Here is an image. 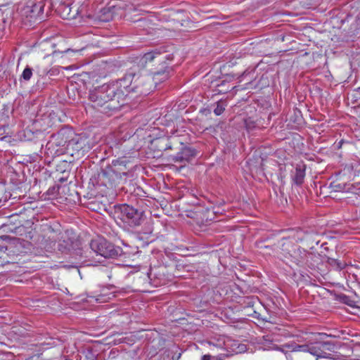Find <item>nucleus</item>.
Wrapping results in <instances>:
<instances>
[{
    "label": "nucleus",
    "instance_id": "f257e3e1",
    "mask_svg": "<svg viewBox=\"0 0 360 360\" xmlns=\"http://www.w3.org/2000/svg\"><path fill=\"white\" fill-rule=\"evenodd\" d=\"M171 71L172 68L165 65L150 76L142 75L139 71L136 72L134 68H131L120 81L122 87L125 90L126 96L130 92L146 96L154 91L158 83L167 80L170 76Z\"/></svg>",
    "mask_w": 360,
    "mask_h": 360
},
{
    "label": "nucleus",
    "instance_id": "f03ea898",
    "mask_svg": "<svg viewBox=\"0 0 360 360\" xmlns=\"http://www.w3.org/2000/svg\"><path fill=\"white\" fill-rule=\"evenodd\" d=\"M89 98L94 108L102 113L110 115L124 105L125 90L118 79L94 89L90 91Z\"/></svg>",
    "mask_w": 360,
    "mask_h": 360
},
{
    "label": "nucleus",
    "instance_id": "7ed1b4c3",
    "mask_svg": "<svg viewBox=\"0 0 360 360\" xmlns=\"http://www.w3.org/2000/svg\"><path fill=\"white\" fill-rule=\"evenodd\" d=\"M118 161L112 165L105 167L97 174L96 184L98 186H104L111 189L121 180L122 176L127 175V172L119 168Z\"/></svg>",
    "mask_w": 360,
    "mask_h": 360
},
{
    "label": "nucleus",
    "instance_id": "20e7f679",
    "mask_svg": "<svg viewBox=\"0 0 360 360\" xmlns=\"http://www.w3.org/2000/svg\"><path fill=\"white\" fill-rule=\"evenodd\" d=\"M90 248L96 253L105 258H115L120 255L122 250L120 247L115 246L103 237L93 238L90 243Z\"/></svg>",
    "mask_w": 360,
    "mask_h": 360
},
{
    "label": "nucleus",
    "instance_id": "39448f33",
    "mask_svg": "<svg viewBox=\"0 0 360 360\" xmlns=\"http://www.w3.org/2000/svg\"><path fill=\"white\" fill-rule=\"evenodd\" d=\"M122 220L130 226L135 227L141 225L143 221V212L133 206L124 204L120 207Z\"/></svg>",
    "mask_w": 360,
    "mask_h": 360
},
{
    "label": "nucleus",
    "instance_id": "423d86ee",
    "mask_svg": "<svg viewBox=\"0 0 360 360\" xmlns=\"http://www.w3.org/2000/svg\"><path fill=\"white\" fill-rule=\"evenodd\" d=\"M181 148L176 155H170L169 160L174 162L184 163L189 162L197 156V150L190 146H184L181 143Z\"/></svg>",
    "mask_w": 360,
    "mask_h": 360
},
{
    "label": "nucleus",
    "instance_id": "0eeeda50",
    "mask_svg": "<svg viewBox=\"0 0 360 360\" xmlns=\"http://www.w3.org/2000/svg\"><path fill=\"white\" fill-rule=\"evenodd\" d=\"M27 241L20 238H13L11 241L6 246V251L8 255L13 257L25 253L27 249Z\"/></svg>",
    "mask_w": 360,
    "mask_h": 360
},
{
    "label": "nucleus",
    "instance_id": "6e6552de",
    "mask_svg": "<svg viewBox=\"0 0 360 360\" xmlns=\"http://www.w3.org/2000/svg\"><path fill=\"white\" fill-rule=\"evenodd\" d=\"M165 51L163 47L156 49L150 52L145 53L139 60L141 65H145L148 62H152L155 59H158L160 62H164L165 60H170L172 58L169 54H165Z\"/></svg>",
    "mask_w": 360,
    "mask_h": 360
},
{
    "label": "nucleus",
    "instance_id": "1a4fd4ad",
    "mask_svg": "<svg viewBox=\"0 0 360 360\" xmlns=\"http://www.w3.org/2000/svg\"><path fill=\"white\" fill-rule=\"evenodd\" d=\"M45 0H27L25 10L31 17H39L44 12Z\"/></svg>",
    "mask_w": 360,
    "mask_h": 360
},
{
    "label": "nucleus",
    "instance_id": "9d476101",
    "mask_svg": "<svg viewBox=\"0 0 360 360\" xmlns=\"http://www.w3.org/2000/svg\"><path fill=\"white\" fill-rule=\"evenodd\" d=\"M233 78V76L227 75L224 79L216 84L214 91L217 94H226L234 89L236 86H233L230 84Z\"/></svg>",
    "mask_w": 360,
    "mask_h": 360
},
{
    "label": "nucleus",
    "instance_id": "9b49d317",
    "mask_svg": "<svg viewBox=\"0 0 360 360\" xmlns=\"http://www.w3.org/2000/svg\"><path fill=\"white\" fill-rule=\"evenodd\" d=\"M310 254L304 248L300 247L295 249L293 252V257L298 265H302L308 261V256Z\"/></svg>",
    "mask_w": 360,
    "mask_h": 360
},
{
    "label": "nucleus",
    "instance_id": "f8f14e48",
    "mask_svg": "<svg viewBox=\"0 0 360 360\" xmlns=\"http://www.w3.org/2000/svg\"><path fill=\"white\" fill-rule=\"evenodd\" d=\"M1 229L4 232L13 233L16 235L23 236L25 233V226H15V225L5 222L2 224Z\"/></svg>",
    "mask_w": 360,
    "mask_h": 360
},
{
    "label": "nucleus",
    "instance_id": "ddd939ff",
    "mask_svg": "<svg viewBox=\"0 0 360 360\" xmlns=\"http://www.w3.org/2000/svg\"><path fill=\"white\" fill-rule=\"evenodd\" d=\"M307 353L316 356V359L318 358H329L330 355L329 353H323V351L320 349L318 342L315 344H309Z\"/></svg>",
    "mask_w": 360,
    "mask_h": 360
},
{
    "label": "nucleus",
    "instance_id": "4468645a",
    "mask_svg": "<svg viewBox=\"0 0 360 360\" xmlns=\"http://www.w3.org/2000/svg\"><path fill=\"white\" fill-rule=\"evenodd\" d=\"M305 169L304 165H297L296 166L295 174L292 176V180L295 184L300 186L303 184L305 176Z\"/></svg>",
    "mask_w": 360,
    "mask_h": 360
},
{
    "label": "nucleus",
    "instance_id": "2eb2a0df",
    "mask_svg": "<svg viewBox=\"0 0 360 360\" xmlns=\"http://www.w3.org/2000/svg\"><path fill=\"white\" fill-rule=\"evenodd\" d=\"M326 262L337 271H341L344 269L347 265L345 262L340 261L330 257H326Z\"/></svg>",
    "mask_w": 360,
    "mask_h": 360
},
{
    "label": "nucleus",
    "instance_id": "dca6fc26",
    "mask_svg": "<svg viewBox=\"0 0 360 360\" xmlns=\"http://www.w3.org/2000/svg\"><path fill=\"white\" fill-rule=\"evenodd\" d=\"M25 219L20 214L15 213L8 217V221L15 226H24L23 222Z\"/></svg>",
    "mask_w": 360,
    "mask_h": 360
},
{
    "label": "nucleus",
    "instance_id": "f3484780",
    "mask_svg": "<svg viewBox=\"0 0 360 360\" xmlns=\"http://www.w3.org/2000/svg\"><path fill=\"white\" fill-rule=\"evenodd\" d=\"M72 240L70 238H68L67 240H63L60 241L58 244V250L61 252H68L72 248Z\"/></svg>",
    "mask_w": 360,
    "mask_h": 360
},
{
    "label": "nucleus",
    "instance_id": "a211bd4d",
    "mask_svg": "<svg viewBox=\"0 0 360 360\" xmlns=\"http://www.w3.org/2000/svg\"><path fill=\"white\" fill-rule=\"evenodd\" d=\"M320 349L323 351V353H328L327 352H333L335 349V345L331 342L328 341H320L318 342Z\"/></svg>",
    "mask_w": 360,
    "mask_h": 360
},
{
    "label": "nucleus",
    "instance_id": "6ab92c4d",
    "mask_svg": "<svg viewBox=\"0 0 360 360\" xmlns=\"http://www.w3.org/2000/svg\"><path fill=\"white\" fill-rule=\"evenodd\" d=\"M214 105L216 107L213 112L217 116L221 115L224 112L226 107L227 106L226 102L222 100L216 102Z\"/></svg>",
    "mask_w": 360,
    "mask_h": 360
},
{
    "label": "nucleus",
    "instance_id": "aec40b11",
    "mask_svg": "<svg viewBox=\"0 0 360 360\" xmlns=\"http://www.w3.org/2000/svg\"><path fill=\"white\" fill-rule=\"evenodd\" d=\"M158 146L160 147V150H172L173 146L171 144L170 142H169L168 139L166 140H160L158 141Z\"/></svg>",
    "mask_w": 360,
    "mask_h": 360
},
{
    "label": "nucleus",
    "instance_id": "412c9836",
    "mask_svg": "<svg viewBox=\"0 0 360 360\" xmlns=\"http://www.w3.org/2000/svg\"><path fill=\"white\" fill-rule=\"evenodd\" d=\"M32 76V69L28 65L24 69L20 79H23L25 81H29Z\"/></svg>",
    "mask_w": 360,
    "mask_h": 360
},
{
    "label": "nucleus",
    "instance_id": "4be33fe9",
    "mask_svg": "<svg viewBox=\"0 0 360 360\" xmlns=\"http://www.w3.org/2000/svg\"><path fill=\"white\" fill-rule=\"evenodd\" d=\"M80 143H80L79 139H72L71 140H70L68 141V147L71 146L72 148H74V146H76L75 149L78 150L82 148V146L80 145Z\"/></svg>",
    "mask_w": 360,
    "mask_h": 360
},
{
    "label": "nucleus",
    "instance_id": "5701e85b",
    "mask_svg": "<svg viewBox=\"0 0 360 360\" xmlns=\"http://www.w3.org/2000/svg\"><path fill=\"white\" fill-rule=\"evenodd\" d=\"M309 344L304 345H298L296 343L295 347L293 348L294 352H302L304 353H307Z\"/></svg>",
    "mask_w": 360,
    "mask_h": 360
},
{
    "label": "nucleus",
    "instance_id": "b1692460",
    "mask_svg": "<svg viewBox=\"0 0 360 360\" xmlns=\"http://www.w3.org/2000/svg\"><path fill=\"white\" fill-rule=\"evenodd\" d=\"M257 302V299L254 297H245L244 300V304L247 307H253L255 304Z\"/></svg>",
    "mask_w": 360,
    "mask_h": 360
},
{
    "label": "nucleus",
    "instance_id": "393cba45",
    "mask_svg": "<svg viewBox=\"0 0 360 360\" xmlns=\"http://www.w3.org/2000/svg\"><path fill=\"white\" fill-rule=\"evenodd\" d=\"M71 8L68 5L64 6V10L63 12L67 13V18H75V15H70Z\"/></svg>",
    "mask_w": 360,
    "mask_h": 360
},
{
    "label": "nucleus",
    "instance_id": "a878e982",
    "mask_svg": "<svg viewBox=\"0 0 360 360\" xmlns=\"http://www.w3.org/2000/svg\"><path fill=\"white\" fill-rule=\"evenodd\" d=\"M85 356L88 360H94L96 359L95 355L91 351H87L86 352Z\"/></svg>",
    "mask_w": 360,
    "mask_h": 360
},
{
    "label": "nucleus",
    "instance_id": "bb28decb",
    "mask_svg": "<svg viewBox=\"0 0 360 360\" xmlns=\"http://www.w3.org/2000/svg\"><path fill=\"white\" fill-rule=\"evenodd\" d=\"M295 346H296L295 342L286 343L283 345V347L288 348L290 349L292 352H294L293 348L295 347Z\"/></svg>",
    "mask_w": 360,
    "mask_h": 360
},
{
    "label": "nucleus",
    "instance_id": "cd10ccee",
    "mask_svg": "<svg viewBox=\"0 0 360 360\" xmlns=\"http://www.w3.org/2000/svg\"><path fill=\"white\" fill-rule=\"evenodd\" d=\"M295 360H312L309 358V356L307 354H304L303 356H297Z\"/></svg>",
    "mask_w": 360,
    "mask_h": 360
},
{
    "label": "nucleus",
    "instance_id": "c85d7f7f",
    "mask_svg": "<svg viewBox=\"0 0 360 360\" xmlns=\"http://www.w3.org/2000/svg\"><path fill=\"white\" fill-rule=\"evenodd\" d=\"M202 360H212V356H210L209 354H205V355L202 356Z\"/></svg>",
    "mask_w": 360,
    "mask_h": 360
},
{
    "label": "nucleus",
    "instance_id": "c756f323",
    "mask_svg": "<svg viewBox=\"0 0 360 360\" xmlns=\"http://www.w3.org/2000/svg\"><path fill=\"white\" fill-rule=\"evenodd\" d=\"M135 22L139 23V26H141V24H144L145 23V20L141 19V18L136 20Z\"/></svg>",
    "mask_w": 360,
    "mask_h": 360
},
{
    "label": "nucleus",
    "instance_id": "7c9ffc66",
    "mask_svg": "<svg viewBox=\"0 0 360 360\" xmlns=\"http://www.w3.org/2000/svg\"><path fill=\"white\" fill-rule=\"evenodd\" d=\"M111 18H112V15H111L110 13H109L108 15L106 18L102 19V20H103V21H109Z\"/></svg>",
    "mask_w": 360,
    "mask_h": 360
},
{
    "label": "nucleus",
    "instance_id": "2f4dec72",
    "mask_svg": "<svg viewBox=\"0 0 360 360\" xmlns=\"http://www.w3.org/2000/svg\"><path fill=\"white\" fill-rule=\"evenodd\" d=\"M318 335L320 340H322L324 337H328V335L326 333H319Z\"/></svg>",
    "mask_w": 360,
    "mask_h": 360
},
{
    "label": "nucleus",
    "instance_id": "473e14b6",
    "mask_svg": "<svg viewBox=\"0 0 360 360\" xmlns=\"http://www.w3.org/2000/svg\"><path fill=\"white\" fill-rule=\"evenodd\" d=\"M276 349H277L278 351H280V352H281L284 353L285 354H287V352H285V351H284V349H283V348L280 347H276Z\"/></svg>",
    "mask_w": 360,
    "mask_h": 360
},
{
    "label": "nucleus",
    "instance_id": "72a5a7b5",
    "mask_svg": "<svg viewBox=\"0 0 360 360\" xmlns=\"http://www.w3.org/2000/svg\"><path fill=\"white\" fill-rule=\"evenodd\" d=\"M250 74V72H248L247 70L243 72V73L240 75L241 77H245L248 75Z\"/></svg>",
    "mask_w": 360,
    "mask_h": 360
},
{
    "label": "nucleus",
    "instance_id": "f704fd0d",
    "mask_svg": "<svg viewBox=\"0 0 360 360\" xmlns=\"http://www.w3.org/2000/svg\"><path fill=\"white\" fill-rule=\"evenodd\" d=\"M27 233H28L29 236H26V237L32 239V236H31L32 232L29 231Z\"/></svg>",
    "mask_w": 360,
    "mask_h": 360
},
{
    "label": "nucleus",
    "instance_id": "c9c22d12",
    "mask_svg": "<svg viewBox=\"0 0 360 360\" xmlns=\"http://www.w3.org/2000/svg\"><path fill=\"white\" fill-rule=\"evenodd\" d=\"M54 190H55V188H54V187H53L51 190V188H50V189H49L48 193H53V191Z\"/></svg>",
    "mask_w": 360,
    "mask_h": 360
},
{
    "label": "nucleus",
    "instance_id": "e433bc0d",
    "mask_svg": "<svg viewBox=\"0 0 360 360\" xmlns=\"http://www.w3.org/2000/svg\"><path fill=\"white\" fill-rule=\"evenodd\" d=\"M148 274V277L150 278V276H151V275H152V272H151V271H150Z\"/></svg>",
    "mask_w": 360,
    "mask_h": 360
},
{
    "label": "nucleus",
    "instance_id": "4c0bfd02",
    "mask_svg": "<svg viewBox=\"0 0 360 360\" xmlns=\"http://www.w3.org/2000/svg\"><path fill=\"white\" fill-rule=\"evenodd\" d=\"M108 277L109 278V279H110V278H111V277H112L111 274H109V275H108Z\"/></svg>",
    "mask_w": 360,
    "mask_h": 360
},
{
    "label": "nucleus",
    "instance_id": "58836bf2",
    "mask_svg": "<svg viewBox=\"0 0 360 360\" xmlns=\"http://www.w3.org/2000/svg\"><path fill=\"white\" fill-rule=\"evenodd\" d=\"M358 91L360 92V86L358 88Z\"/></svg>",
    "mask_w": 360,
    "mask_h": 360
}]
</instances>
